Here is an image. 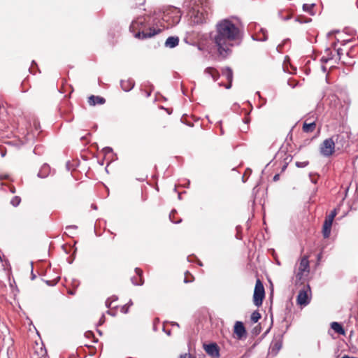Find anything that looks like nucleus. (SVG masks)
Masks as SVG:
<instances>
[{"mask_svg":"<svg viewBox=\"0 0 358 358\" xmlns=\"http://www.w3.org/2000/svg\"><path fill=\"white\" fill-rule=\"evenodd\" d=\"M192 20L195 24H201L205 22V15L202 11L193 9L190 13Z\"/></svg>","mask_w":358,"mask_h":358,"instance_id":"8","label":"nucleus"},{"mask_svg":"<svg viewBox=\"0 0 358 358\" xmlns=\"http://www.w3.org/2000/svg\"><path fill=\"white\" fill-rule=\"evenodd\" d=\"M106 99L103 97L99 96L91 95L88 98V103L90 106H95L96 104L102 105L105 103Z\"/></svg>","mask_w":358,"mask_h":358,"instance_id":"14","label":"nucleus"},{"mask_svg":"<svg viewBox=\"0 0 358 358\" xmlns=\"http://www.w3.org/2000/svg\"><path fill=\"white\" fill-rule=\"evenodd\" d=\"M308 161H306V162H296V166L297 167H299V168H303V167H306V166H308Z\"/></svg>","mask_w":358,"mask_h":358,"instance_id":"26","label":"nucleus"},{"mask_svg":"<svg viewBox=\"0 0 358 358\" xmlns=\"http://www.w3.org/2000/svg\"><path fill=\"white\" fill-rule=\"evenodd\" d=\"M282 347V342L280 341H273L271 343V348L273 351H275L276 352L280 350Z\"/></svg>","mask_w":358,"mask_h":358,"instance_id":"20","label":"nucleus"},{"mask_svg":"<svg viewBox=\"0 0 358 358\" xmlns=\"http://www.w3.org/2000/svg\"><path fill=\"white\" fill-rule=\"evenodd\" d=\"M265 297V291L263 283L259 279L256 280V284L253 294V301L255 306H260L262 304Z\"/></svg>","mask_w":358,"mask_h":358,"instance_id":"5","label":"nucleus"},{"mask_svg":"<svg viewBox=\"0 0 358 358\" xmlns=\"http://www.w3.org/2000/svg\"><path fill=\"white\" fill-rule=\"evenodd\" d=\"M222 76L226 77V78L228 81V84L224 85V87L227 89H230L231 87V85H232V81H233V71H232V69L229 67H225L222 69Z\"/></svg>","mask_w":358,"mask_h":358,"instance_id":"10","label":"nucleus"},{"mask_svg":"<svg viewBox=\"0 0 358 358\" xmlns=\"http://www.w3.org/2000/svg\"><path fill=\"white\" fill-rule=\"evenodd\" d=\"M331 329L336 333L344 335L345 334V330L343 328L342 325L336 322H333L331 324Z\"/></svg>","mask_w":358,"mask_h":358,"instance_id":"19","label":"nucleus"},{"mask_svg":"<svg viewBox=\"0 0 358 358\" xmlns=\"http://www.w3.org/2000/svg\"><path fill=\"white\" fill-rule=\"evenodd\" d=\"M336 210L334 209L331 212V213L328 216L326 217L325 220L327 221H331V222L333 223L334 219L336 217Z\"/></svg>","mask_w":358,"mask_h":358,"instance_id":"25","label":"nucleus"},{"mask_svg":"<svg viewBox=\"0 0 358 358\" xmlns=\"http://www.w3.org/2000/svg\"><path fill=\"white\" fill-rule=\"evenodd\" d=\"M178 43L179 38L178 37L170 36L166 39L165 42V45L166 47L172 48L177 46L178 45Z\"/></svg>","mask_w":358,"mask_h":358,"instance_id":"18","label":"nucleus"},{"mask_svg":"<svg viewBox=\"0 0 358 358\" xmlns=\"http://www.w3.org/2000/svg\"><path fill=\"white\" fill-rule=\"evenodd\" d=\"M121 87L122 89L125 92L130 91L134 86V83L132 80H121Z\"/></svg>","mask_w":358,"mask_h":358,"instance_id":"17","label":"nucleus"},{"mask_svg":"<svg viewBox=\"0 0 358 358\" xmlns=\"http://www.w3.org/2000/svg\"><path fill=\"white\" fill-rule=\"evenodd\" d=\"M308 292H310V288L308 285L306 287H303V289L299 291L296 299L299 305L306 306L309 303Z\"/></svg>","mask_w":358,"mask_h":358,"instance_id":"7","label":"nucleus"},{"mask_svg":"<svg viewBox=\"0 0 358 358\" xmlns=\"http://www.w3.org/2000/svg\"><path fill=\"white\" fill-rule=\"evenodd\" d=\"M181 17L180 10L176 7H169L163 11L162 19L171 23H178Z\"/></svg>","mask_w":358,"mask_h":358,"instance_id":"3","label":"nucleus"},{"mask_svg":"<svg viewBox=\"0 0 358 358\" xmlns=\"http://www.w3.org/2000/svg\"><path fill=\"white\" fill-rule=\"evenodd\" d=\"M154 15H157L156 11H154Z\"/></svg>","mask_w":358,"mask_h":358,"instance_id":"41","label":"nucleus"},{"mask_svg":"<svg viewBox=\"0 0 358 358\" xmlns=\"http://www.w3.org/2000/svg\"><path fill=\"white\" fill-rule=\"evenodd\" d=\"M87 336H91V335H93V333L90 331V332H87Z\"/></svg>","mask_w":358,"mask_h":358,"instance_id":"34","label":"nucleus"},{"mask_svg":"<svg viewBox=\"0 0 358 358\" xmlns=\"http://www.w3.org/2000/svg\"><path fill=\"white\" fill-rule=\"evenodd\" d=\"M308 119L306 120L302 126V131L304 133H313L316 129V123L315 121L308 122Z\"/></svg>","mask_w":358,"mask_h":358,"instance_id":"12","label":"nucleus"},{"mask_svg":"<svg viewBox=\"0 0 358 358\" xmlns=\"http://www.w3.org/2000/svg\"><path fill=\"white\" fill-rule=\"evenodd\" d=\"M38 176H41V177H43L41 175V173H38Z\"/></svg>","mask_w":358,"mask_h":358,"instance_id":"39","label":"nucleus"},{"mask_svg":"<svg viewBox=\"0 0 358 358\" xmlns=\"http://www.w3.org/2000/svg\"><path fill=\"white\" fill-rule=\"evenodd\" d=\"M241 36L240 29L231 20L224 19L220 21L215 26V33L210 35L218 55L226 59L231 53V48L237 43Z\"/></svg>","mask_w":358,"mask_h":358,"instance_id":"1","label":"nucleus"},{"mask_svg":"<svg viewBox=\"0 0 358 358\" xmlns=\"http://www.w3.org/2000/svg\"><path fill=\"white\" fill-rule=\"evenodd\" d=\"M10 191L14 193L15 192V188L14 187H11L10 188Z\"/></svg>","mask_w":358,"mask_h":358,"instance_id":"36","label":"nucleus"},{"mask_svg":"<svg viewBox=\"0 0 358 358\" xmlns=\"http://www.w3.org/2000/svg\"><path fill=\"white\" fill-rule=\"evenodd\" d=\"M333 45H334V48H336V43H334L333 44Z\"/></svg>","mask_w":358,"mask_h":358,"instance_id":"38","label":"nucleus"},{"mask_svg":"<svg viewBox=\"0 0 358 358\" xmlns=\"http://www.w3.org/2000/svg\"><path fill=\"white\" fill-rule=\"evenodd\" d=\"M310 8H311V6H309L308 4H303V8L304 10H309Z\"/></svg>","mask_w":358,"mask_h":358,"instance_id":"29","label":"nucleus"},{"mask_svg":"<svg viewBox=\"0 0 358 358\" xmlns=\"http://www.w3.org/2000/svg\"><path fill=\"white\" fill-rule=\"evenodd\" d=\"M204 350L207 354L212 357H219V348L216 343L204 345Z\"/></svg>","mask_w":358,"mask_h":358,"instance_id":"9","label":"nucleus"},{"mask_svg":"<svg viewBox=\"0 0 358 358\" xmlns=\"http://www.w3.org/2000/svg\"><path fill=\"white\" fill-rule=\"evenodd\" d=\"M76 291L75 290H69L68 293L69 294L73 295L75 294Z\"/></svg>","mask_w":358,"mask_h":358,"instance_id":"31","label":"nucleus"},{"mask_svg":"<svg viewBox=\"0 0 358 358\" xmlns=\"http://www.w3.org/2000/svg\"><path fill=\"white\" fill-rule=\"evenodd\" d=\"M87 336H91V335H93V333L90 331V332H87Z\"/></svg>","mask_w":358,"mask_h":358,"instance_id":"35","label":"nucleus"},{"mask_svg":"<svg viewBox=\"0 0 358 358\" xmlns=\"http://www.w3.org/2000/svg\"><path fill=\"white\" fill-rule=\"evenodd\" d=\"M332 222L331 221L324 220L322 228V233L324 238H328L331 233Z\"/></svg>","mask_w":358,"mask_h":358,"instance_id":"16","label":"nucleus"},{"mask_svg":"<svg viewBox=\"0 0 358 358\" xmlns=\"http://www.w3.org/2000/svg\"><path fill=\"white\" fill-rule=\"evenodd\" d=\"M194 280V277L188 271L185 273L184 282H192Z\"/></svg>","mask_w":358,"mask_h":358,"instance_id":"23","label":"nucleus"},{"mask_svg":"<svg viewBox=\"0 0 358 358\" xmlns=\"http://www.w3.org/2000/svg\"><path fill=\"white\" fill-rule=\"evenodd\" d=\"M234 331L239 339L246 335L245 328L241 322H236L235 323Z\"/></svg>","mask_w":358,"mask_h":358,"instance_id":"11","label":"nucleus"},{"mask_svg":"<svg viewBox=\"0 0 358 358\" xmlns=\"http://www.w3.org/2000/svg\"><path fill=\"white\" fill-rule=\"evenodd\" d=\"M173 325H176V326H178V324L177 323H173Z\"/></svg>","mask_w":358,"mask_h":358,"instance_id":"37","label":"nucleus"},{"mask_svg":"<svg viewBox=\"0 0 358 358\" xmlns=\"http://www.w3.org/2000/svg\"><path fill=\"white\" fill-rule=\"evenodd\" d=\"M142 1H143V0H142ZM140 4L143 3V2H139Z\"/></svg>","mask_w":358,"mask_h":358,"instance_id":"42","label":"nucleus"},{"mask_svg":"<svg viewBox=\"0 0 358 358\" xmlns=\"http://www.w3.org/2000/svg\"><path fill=\"white\" fill-rule=\"evenodd\" d=\"M261 318V314L258 311H254L250 317V320L253 323H256Z\"/></svg>","mask_w":358,"mask_h":358,"instance_id":"22","label":"nucleus"},{"mask_svg":"<svg viewBox=\"0 0 358 358\" xmlns=\"http://www.w3.org/2000/svg\"><path fill=\"white\" fill-rule=\"evenodd\" d=\"M204 73L206 74L209 75L213 78V81H215V82L217 81L220 76L219 71L213 67L206 68L204 70Z\"/></svg>","mask_w":358,"mask_h":358,"instance_id":"15","label":"nucleus"},{"mask_svg":"<svg viewBox=\"0 0 358 358\" xmlns=\"http://www.w3.org/2000/svg\"><path fill=\"white\" fill-rule=\"evenodd\" d=\"M199 265L200 266H203L202 263L201 262H199Z\"/></svg>","mask_w":358,"mask_h":358,"instance_id":"40","label":"nucleus"},{"mask_svg":"<svg viewBox=\"0 0 358 358\" xmlns=\"http://www.w3.org/2000/svg\"><path fill=\"white\" fill-rule=\"evenodd\" d=\"M278 179H279V175L278 174L275 175L273 177V180L277 181Z\"/></svg>","mask_w":358,"mask_h":358,"instance_id":"30","label":"nucleus"},{"mask_svg":"<svg viewBox=\"0 0 358 358\" xmlns=\"http://www.w3.org/2000/svg\"><path fill=\"white\" fill-rule=\"evenodd\" d=\"M44 170H48L49 169V166H43V168Z\"/></svg>","mask_w":358,"mask_h":358,"instance_id":"33","label":"nucleus"},{"mask_svg":"<svg viewBox=\"0 0 358 358\" xmlns=\"http://www.w3.org/2000/svg\"><path fill=\"white\" fill-rule=\"evenodd\" d=\"M326 52H327V56H323L321 58V61L323 63H327V62H328L329 61H330V60H331L333 59L332 53H331V52L329 50H327Z\"/></svg>","mask_w":358,"mask_h":358,"instance_id":"21","label":"nucleus"},{"mask_svg":"<svg viewBox=\"0 0 358 358\" xmlns=\"http://www.w3.org/2000/svg\"><path fill=\"white\" fill-rule=\"evenodd\" d=\"M320 151L324 157H331L335 152V142L332 138L325 139L320 146Z\"/></svg>","mask_w":358,"mask_h":358,"instance_id":"6","label":"nucleus"},{"mask_svg":"<svg viewBox=\"0 0 358 358\" xmlns=\"http://www.w3.org/2000/svg\"><path fill=\"white\" fill-rule=\"evenodd\" d=\"M20 202L21 199L20 196H13L10 200V203L15 207L17 206L20 203Z\"/></svg>","mask_w":358,"mask_h":358,"instance_id":"24","label":"nucleus"},{"mask_svg":"<svg viewBox=\"0 0 358 358\" xmlns=\"http://www.w3.org/2000/svg\"><path fill=\"white\" fill-rule=\"evenodd\" d=\"M147 17H139L136 20L133 21L131 26L130 29L132 31L138 30L137 32L134 34L136 38L141 39H145L148 38H151L161 32V29H152L150 28L148 31H145L144 28L145 27V24L149 22Z\"/></svg>","mask_w":358,"mask_h":358,"instance_id":"2","label":"nucleus"},{"mask_svg":"<svg viewBox=\"0 0 358 358\" xmlns=\"http://www.w3.org/2000/svg\"><path fill=\"white\" fill-rule=\"evenodd\" d=\"M309 273L310 265L308 256L305 255L300 259V263L296 277L299 281H301L308 275Z\"/></svg>","mask_w":358,"mask_h":358,"instance_id":"4","label":"nucleus"},{"mask_svg":"<svg viewBox=\"0 0 358 358\" xmlns=\"http://www.w3.org/2000/svg\"><path fill=\"white\" fill-rule=\"evenodd\" d=\"M336 52H337V55H338V59L341 60L342 55H343V54H344L343 50L341 48H338L336 49Z\"/></svg>","mask_w":358,"mask_h":358,"instance_id":"27","label":"nucleus"},{"mask_svg":"<svg viewBox=\"0 0 358 358\" xmlns=\"http://www.w3.org/2000/svg\"><path fill=\"white\" fill-rule=\"evenodd\" d=\"M178 358H195V357L190 353H184V354L180 355Z\"/></svg>","mask_w":358,"mask_h":358,"instance_id":"28","label":"nucleus"},{"mask_svg":"<svg viewBox=\"0 0 358 358\" xmlns=\"http://www.w3.org/2000/svg\"><path fill=\"white\" fill-rule=\"evenodd\" d=\"M135 272L136 274V277L132 278L133 283L135 285H142L144 283V280L143 278V271L139 268H136Z\"/></svg>","mask_w":358,"mask_h":358,"instance_id":"13","label":"nucleus"},{"mask_svg":"<svg viewBox=\"0 0 358 358\" xmlns=\"http://www.w3.org/2000/svg\"><path fill=\"white\" fill-rule=\"evenodd\" d=\"M7 178V176H0V180H2V179H4V178Z\"/></svg>","mask_w":358,"mask_h":358,"instance_id":"32","label":"nucleus"}]
</instances>
